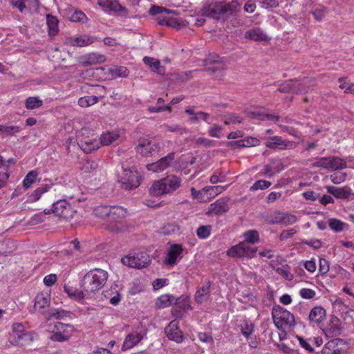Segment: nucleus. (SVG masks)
Returning <instances> with one entry per match:
<instances>
[{
  "instance_id": "obj_1",
  "label": "nucleus",
  "mask_w": 354,
  "mask_h": 354,
  "mask_svg": "<svg viewBox=\"0 0 354 354\" xmlns=\"http://www.w3.org/2000/svg\"><path fill=\"white\" fill-rule=\"evenodd\" d=\"M240 8L241 3L236 0L231 1L229 3L212 2L203 6L201 15L216 21H225L230 16L237 13Z\"/></svg>"
},
{
  "instance_id": "obj_2",
  "label": "nucleus",
  "mask_w": 354,
  "mask_h": 354,
  "mask_svg": "<svg viewBox=\"0 0 354 354\" xmlns=\"http://www.w3.org/2000/svg\"><path fill=\"white\" fill-rule=\"evenodd\" d=\"M108 279L107 272L96 268L88 272L81 283V288L86 293H93L98 291L105 285Z\"/></svg>"
},
{
  "instance_id": "obj_3",
  "label": "nucleus",
  "mask_w": 354,
  "mask_h": 354,
  "mask_svg": "<svg viewBox=\"0 0 354 354\" xmlns=\"http://www.w3.org/2000/svg\"><path fill=\"white\" fill-rule=\"evenodd\" d=\"M181 180L174 175H169L153 183L149 193L153 196L171 194L180 187Z\"/></svg>"
},
{
  "instance_id": "obj_4",
  "label": "nucleus",
  "mask_w": 354,
  "mask_h": 354,
  "mask_svg": "<svg viewBox=\"0 0 354 354\" xmlns=\"http://www.w3.org/2000/svg\"><path fill=\"white\" fill-rule=\"evenodd\" d=\"M122 174L120 175L119 183L125 189H132L138 187L141 181V176L139 174L136 167L133 166L129 169L122 167Z\"/></svg>"
},
{
  "instance_id": "obj_5",
  "label": "nucleus",
  "mask_w": 354,
  "mask_h": 354,
  "mask_svg": "<svg viewBox=\"0 0 354 354\" xmlns=\"http://www.w3.org/2000/svg\"><path fill=\"white\" fill-rule=\"evenodd\" d=\"M272 314L274 322L278 328L295 326V317L287 310L277 306L273 308Z\"/></svg>"
},
{
  "instance_id": "obj_6",
  "label": "nucleus",
  "mask_w": 354,
  "mask_h": 354,
  "mask_svg": "<svg viewBox=\"0 0 354 354\" xmlns=\"http://www.w3.org/2000/svg\"><path fill=\"white\" fill-rule=\"evenodd\" d=\"M257 251L255 247H250L246 242L241 241L232 246L227 251V255L232 258H253Z\"/></svg>"
},
{
  "instance_id": "obj_7",
  "label": "nucleus",
  "mask_w": 354,
  "mask_h": 354,
  "mask_svg": "<svg viewBox=\"0 0 354 354\" xmlns=\"http://www.w3.org/2000/svg\"><path fill=\"white\" fill-rule=\"evenodd\" d=\"M75 328L71 324H65L57 322L54 325V329L50 333L48 338L54 342H62L68 340Z\"/></svg>"
},
{
  "instance_id": "obj_8",
  "label": "nucleus",
  "mask_w": 354,
  "mask_h": 354,
  "mask_svg": "<svg viewBox=\"0 0 354 354\" xmlns=\"http://www.w3.org/2000/svg\"><path fill=\"white\" fill-rule=\"evenodd\" d=\"M124 265L131 268H142L146 267L150 261L149 255L145 252L131 253L122 259Z\"/></svg>"
},
{
  "instance_id": "obj_9",
  "label": "nucleus",
  "mask_w": 354,
  "mask_h": 354,
  "mask_svg": "<svg viewBox=\"0 0 354 354\" xmlns=\"http://www.w3.org/2000/svg\"><path fill=\"white\" fill-rule=\"evenodd\" d=\"M310 80L305 77L302 81L297 80H288L282 83L278 88V91L281 93L293 92L296 93H301L308 91L306 85L310 83Z\"/></svg>"
},
{
  "instance_id": "obj_10",
  "label": "nucleus",
  "mask_w": 354,
  "mask_h": 354,
  "mask_svg": "<svg viewBox=\"0 0 354 354\" xmlns=\"http://www.w3.org/2000/svg\"><path fill=\"white\" fill-rule=\"evenodd\" d=\"M125 215L126 210L123 207L117 205H111L107 220L111 223H115V225H109L106 227L107 229L112 232H119L121 230L120 223L125 217Z\"/></svg>"
},
{
  "instance_id": "obj_11",
  "label": "nucleus",
  "mask_w": 354,
  "mask_h": 354,
  "mask_svg": "<svg viewBox=\"0 0 354 354\" xmlns=\"http://www.w3.org/2000/svg\"><path fill=\"white\" fill-rule=\"evenodd\" d=\"M51 212L57 216L66 219L72 218L75 213L70 204L66 200H59L53 204V207L50 210H44V213L46 214H50Z\"/></svg>"
},
{
  "instance_id": "obj_12",
  "label": "nucleus",
  "mask_w": 354,
  "mask_h": 354,
  "mask_svg": "<svg viewBox=\"0 0 354 354\" xmlns=\"http://www.w3.org/2000/svg\"><path fill=\"white\" fill-rule=\"evenodd\" d=\"M159 149V142L154 138H142L136 147L137 153L145 157L152 156Z\"/></svg>"
},
{
  "instance_id": "obj_13",
  "label": "nucleus",
  "mask_w": 354,
  "mask_h": 354,
  "mask_svg": "<svg viewBox=\"0 0 354 354\" xmlns=\"http://www.w3.org/2000/svg\"><path fill=\"white\" fill-rule=\"evenodd\" d=\"M175 153L171 152L156 162L147 165V169L153 172H160L169 167L174 160Z\"/></svg>"
},
{
  "instance_id": "obj_14",
  "label": "nucleus",
  "mask_w": 354,
  "mask_h": 354,
  "mask_svg": "<svg viewBox=\"0 0 354 354\" xmlns=\"http://www.w3.org/2000/svg\"><path fill=\"white\" fill-rule=\"evenodd\" d=\"M265 145L270 149L278 148L279 149H290L295 147L293 142L283 140L281 137L277 136L269 138L266 142Z\"/></svg>"
},
{
  "instance_id": "obj_15",
  "label": "nucleus",
  "mask_w": 354,
  "mask_h": 354,
  "mask_svg": "<svg viewBox=\"0 0 354 354\" xmlns=\"http://www.w3.org/2000/svg\"><path fill=\"white\" fill-rule=\"evenodd\" d=\"M326 189L329 194L333 195L337 198L354 200V193L349 187L344 186L337 187L334 186H327Z\"/></svg>"
},
{
  "instance_id": "obj_16",
  "label": "nucleus",
  "mask_w": 354,
  "mask_h": 354,
  "mask_svg": "<svg viewBox=\"0 0 354 354\" xmlns=\"http://www.w3.org/2000/svg\"><path fill=\"white\" fill-rule=\"evenodd\" d=\"M228 200L225 198L218 199L214 203H212L208 209L209 215H221L227 212L229 209Z\"/></svg>"
},
{
  "instance_id": "obj_17",
  "label": "nucleus",
  "mask_w": 354,
  "mask_h": 354,
  "mask_svg": "<svg viewBox=\"0 0 354 354\" xmlns=\"http://www.w3.org/2000/svg\"><path fill=\"white\" fill-rule=\"evenodd\" d=\"M165 333L167 337L172 341L177 343H181L183 341V332L177 326L175 320L171 322L165 328Z\"/></svg>"
},
{
  "instance_id": "obj_18",
  "label": "nucleus",
  "mask_w": 354,
  "mask_h": 354,
  "mask_svg": "<svg viewBox=\"0 0 354 354\" xmlns=\"http://www.w3.org/2000/svg\"><path fill=\"white\" fill-rule=\"evenodd\" d=\"M144 337V335L141 331L133 330L129 333L122 346V350L125 351L127 349H130L133 348L134 346L137 345Z\"/></svg>"
},
{
  "instance_id": "obj_19",
  "label": "nucleus",
  "mask_w": 354,
  "mask_h": 354,
  "mask_svg": "<svg viewBox=\"0 0 354 354\" xmlns=\"http://www.w3.org/2000/svg\"><path fill=\"white\" fill-rule=\"evenodd\" d=\"M105 61V55L97 53H91L84 55L82 56L80 59V63L84 66L101 64Z\"/></svg>"
},
{
  "instance_id": "obj_20",
  "label": "nucleus",
  "mask_w": 354,
  "mask_h": 354,
  "mask_svg": "<svg viewBox=\"0 0 354 354\" xmlns=\"http://www.w3.org/2000/svg\"><path fill=\"white\" fill-rule=\"evenodd\" d=\"M183 252V248L181 245L173 244L169 250L166 259L164 263L166 265L173 266L176 263L177 257L180 256Z\"/></svg>"
},
{
  "instance_id": "obj_21",
  "label": "nucleus",
  "mask_w": 354,
  "mask_h": 354,
  "mask_svg": "<svg viewBox=\"0 0 354 354\" xmlns=\"http://www.w3.org/2000/svg\"><path fill=\"white\" fill-rule=\"evenodd\" d=\"M79 145L80 148L87 153L92 152L100 148V142L96 138L86 137L80 138L79 140Z\"/></svg>"
},
{
  "instance_id": "obj_22",
  "label": "nucleus",
  "mask_w": 354,
  "mask_h": 354,
  "mask_svg": "<svg viewBox=\"0 0 354 354\" xmlns=\"http://www.w3.org/2000/svg\"><path fill=\"white\" fill-rule=\"evenodd\" d=\"M346 342L339 338L333 339L328 342L322 348V354H342L339 344H344Z\"/></svg>"
},
{
  "instance_id": "obj_23",
  "label": "nucleus",
  "mask_w": 354,
  "mask_h": 354,
  "mask_svg": "<svg viewBox=\"0 0 354 354\" xmlns=\"http://www.w3.org/2000/svg\"><path fill=\"white\" fill-rule=\"evenodd\" d=\"M179 308L177 310L176 316L177 318H182L185 313L192 309L188 297L181 296L175 297L174 304Z\"/></svg>"
},
{
  "instance_id": "obj_24",
  "label": "nucleus",
  "mask_w": 354,
  "mask_h": 354,
  "mask_svg": "<svg viewBox=\"0 0 354 354\" xmlns=\"http://www.w3.org/2000/svg\"><path fill=\"white\" fill-rule=\"evenodd\" d=\"M210 281H207L205 284L199 288L195 294V301L198 304H202L207 301L210 293Z\"/></svg>"
},
{
  "instance_id": "obj_25",
  "label": "nucleus",
  "mask_w": 354,
  "mask_h": 354,
  "mask_svg": "<svg viewBox=\"0 0 354 354\" xmlns=\"http://www.w3.org/2000/svg\"><path fill=\"white\" fill-rule=\"evenodd\" d=\"M248 117L259 120H271L275 122H278L279 117L273 114H270L262 111H253L248 112Z\"/></svg>"
},
{
  "instance_id": "obj_26",
  "label": "nucleus",
  "mask_w": 354,
  "mask_h": 354,
  "mask_svg": "<svg viewBox=\"0 0 354 354\" xmlns=\"http://www.w3.org/2000/svg\"><path fill=\"white\" fill-rule=\"evenodd\" d=\"M143 62L149 66L153 72L160 75L165 74V68L161 66L160 62L158 59L153 57H145L143 58Z\"/></svg>"
},
{
  "instance_id": "obj_27",
  "label": "nucleus",
  "mask_w": 354,
  "mask_h": 354,
  "mask_svg": "<svg viewBox=\"0 0 354 354\" xmlns=\"http://www.w3.org/2000/svg\"><path fill=\"white\" fill-rule=\"evenodd\" d=\"M245 37L256 41H266L268 39L266 34L259 28L248 30L245 33Z\"/></svg>"
},
{
  "instance_id": "obj_28",
  "label": "nucleus",
  "mask_w": 354,
  "mask_h": 354,
  "mask_svg": "<svg viewBox=\"0 0 354 354\" xmlns=\"http://www.w3.org/2000/svg\"><path fill=\"white\" fill-rule=\"evenodd\" d=\"M38 0H12L10 3L14 8H17L19 12L30 9L31 7L37 5Z\"/></svg>"
},
{
  "instance_id": "obj_29",
  "label": "nucleus",
  "mask_w": 354,
  "mask_h": 354,
  "mask_svg": "<svg viewBox=\"0 0 354 354\" xmlns=\"http://www.w3.org/2000/svg\"><path fill=\"white\" fill-rule=\"evenodd\" d=\"M38 337V335L33 331H26L21 335H19L15 341L16 344L19 346H26Z\"/></svg>"
},
{
  "instance_id": "obj_30",
  "label": "nucleus",
  "mask_w": 354,
  "mask_h": 354,
  "mask_svg": "<svg viewBox=\"0 0 354 354\" xmlns=\"http://www.w3.org/2000/svg\"><path fill=\"white\" fill-rule=\"evenodd\" d=\"M327 169L338 170L346 167V162L343 159L336 156L328 157Z\"/></svg>"
},
{
  "instance_id": "obj_31",
  "label": "nucleus",
  "mask_w": 354,
  "mask_h": 354,
  "mask_svg": "<svg viewBox=\"0 0 354 354\" xmlns=\"http://www.w3.org/2000/svg\"><path fill=\"white\" fill-rule=\"evenodd\" d=\"M64 290L69 297L78 301L83 299L87 295H89L88 293H86L83 289L78 290L76 288L66 285L64 286Z\"/></svg>"
},
{
  "instance_id": "obj_32",
  "label": "nucleus",
  "mask_w": 354,
  "mask_h": 354,
  "mask_svg": "<svg viewBox=\"0 0 354 354\" xmlns=\"http://www.w3.org/2000/svg\"><path fill=\"white\" fill-rule=\"evenodd\" d=\"M174 300L175 297L171 295H162L156 299V306L158 308H167L174 304Z\"/></svg>"
},
{
  "instance_id": "obj_33",
  "label": "nucleus",
  "mask_w": 354,
  "mask_h": 354,
  "mask_svg": "<svg viewBox=\"0 0 354 354\" xmlns=\"http://www.w3.org/2000/svg\"><path fill=\"white\" fill-rule=\"evenodd\" d=\"M93 42L92 38L89 36L84 35L80 37L71 38L69 43L73 46L84 47L91 44Z\"/></svg>"
},
{
  "instance_id": "obj_34",
  "label": "nucleus",
  "mask_w": 354,
  "mask_h": 354,
  "mask_svg": "<svg viewBox=\"0 0 354 354\" xmlns=\"http://www.w3.org/2000/svg\"><path fill=\"white\" fill-rule=\"evenodd\" d=\"M98 5L115 12H121L125 10L116 0H98Z\"/></svg>"
},
{
  "instance_id": "obj_35",
  "label": "nucleus",
  "mask_w": 354,
  "mask_h": 354,
  "mask_svg": "<svg viewBox=\"0 0 354 354\" xmlns=\"http://www.w3.org/2000/svg\"><path fill=\"white\" fill-rule=\"evenodd\" d=\"M326 311L321 306H316L313 308L308 315V319L316 323L322 322L325 317Z\"/></svg>"
},
{
  "instance_id": "obj_36",
  "label": "nucleus",
  "mask_w": 354,
  "mask_h": 354,
  "mask_svg": "<svg viewBox=\"0 0 354 354\" xmlns=\"http://www.w3.org/2000/svg\"><path fill=\"white\" fill-rule=\"evenodd\" d=\"M119 138V134L115 131H106L102 133L100 136V144L104 145H110L117 140Z\"/></svg>"
},
{
  "instance_id": "obj_37",
  "label": "nucleus",
  "mask_w": 354,
  "mask_h": 354,
  "mask_svg": "<svg viewBox=\"0 0 354 354\" xmlns=\"http://www.w3.org/2000/svg\"><path fill=\"white\" fill-rule=\"evenodd\" d=\"M50 304L49 297L44 293L38 294L35 297V308L36 310H41Z\"/></svg>"
},
{
  "instance_id": "obj_38",
  "label": "nucleus",
  "mask_w": 354,
  "mask_h": 354,
  "mask_svg": "<svg viewBox=\"0 0 354 354\" xmlns=\"http://www.w3.org/2000/svg\"><path fill=\"white\" fill-rule=\"evenodd\" d=\"M243 237L245 238L244 242H246L248 245L255 244L259 241V234L257 230H250L245 231L243 234Z\"/></svg>"
},
{
  "instance_id": "obj_39",
  "label": "nucleus",
  "mask_w": 354,
  "mask_h": 354,
  "mask_svg": "<svg viewBox=\"0 0 354 354\" xmlns=\"http://www.w3.org/2000/svg\"><path fill=\"white\" fill-rule=\"evenodd\" d=\"M46 24L48 26L49 35H56L58 31V19H57V17L50 15H47Z\"/></svg>"
},
{
  "instance_id": "obj_40",
  "label": "nucleus",
  "mask_w": 354,
  "mask_h": 354,
  "mask_svg": "<svg viewBox=\"0 0 354 354\" xmlns=\"http://www.w3.org/2000/svg\"><path fill=\"white\" fill-rule=\"evenodd\" d=\"M71 313L62 309H51L48 314V319H62L64 317L69 316Z\"/></svg>"
},
{
  "instance_id": "obj_41",
  "label": "nucleus",
  "mask_w": 354,
  "mask_h": 354,
  "mask_svg": "<svg viewBox=\"0 0 354 354\" xmlns=\"http://www.w3.org/2000/svg\"><path fill=\"white\" fill-rule=\"evenodd\" d=\"M98 98L94 95H88L80 97L78 100V104L82 107H88L96 104Z\"/></svg>"
},
{
  "instance_id": "obj_42",
  "label": "nucleus",
  "mask_w": 354,
  "mask_h": 354,
  "mask_svg": "<svg viewBox=\"0 0 354 354\" xmlns=\"http://www.w3.org/2000/svg\"><path fill=\"white\" fill-rule=\"evenodd\" d=\"M43 102L37 97H29L26 100L25 105L28 109H35L41 106Z\"/></svg>"
},
{
  "instance_id": "obj_43",
  "label": "nucleus",
  "mask_w": 354,
  "mask_h": 354,
  "mask_svg": "<svg viewBox=\"0 0 354 354\" xmlns=\"http://www.w3.org/2000/svg\"><path fill=\"white\" fill-rule=\"evenodd\" d=\"M111 205H100L95 208L94 214L95 216L108 219Z\"/></svg>"
},
{
  "instance_id": "obj_44",
  "label": "nucleus",
  "mask_w": 354,
  "mask_h": 354,
  "mask_svg": "<svg viewBox=\"0 0 354 354\" xmlns=\"http://www.w3.org/2000/svg\"><path fill=\"white\" fill-rule=\"evenodd\" d=\"M97 162L91 159H87L83 163L81 169L85 173H91L97 169Z\"/></svg>"
},
{
  "instance_id": "obj_45",
  "label": "nucleus",
  "mask_w": 354,
  "mask_h": 354,
  "mask_svg": "<svg viewBox=\"0 0 354 354\" xmlns=\"http://www.w3.org/2000/svg\"><path fill=\"white\" fill-rule=\"evenodd\" d=\"M243 121V118L235 113H228L224 116L223 122L225 124H240Z\"/></svg>"
},
{
  "instance_id": "obj_46",
  "label": "nucleus",
  "mask_w": 354,
  "mask_h": 354,
  "mask_svg": "<svg viewBox=\"0 0 354 354\" xmlns=\"http://www.w3.org/2000/svg\"><path fill=\"white\" fill-rule=\"evenodd\" d=\"M329 227L336 232H342L346 223L337 218H330L328 221Z\"/></svg>"
},
{
  "instance_id": "obj_47",
  "label": "nucleus",
  "mask_w": 354,
  "mask_h": 354,
  "mask_svg": "<svg viewBox=\"0 0 354 354\" xmlns=\"http://www.w3.org/2000/svg\"><path fill=\"white\" fill-rule=\"evenodd\" d=\"M225 190V187L219 185L216 186H207L203 188V192L208 194L210 197H214L215 196L221 194Z\"/></svg>"
},
{
  "instance_id": "obj_48",
  "label": "nucleus",
  "mask_w": 354,
  "mask_h": 354,
  "mask_svg": "<svg viewBox=\"0 0 354 354\" xmlns=\"http://www.w3.org/2000/svg\"><path fill=\"white\" fill-rule=\"evenodd\" d=\"M209 119V114L203 111H199L195 113L194 116H191L189 119V121L191 123H198L200 120H203L205 122H208Z\"/></svg>"
},
{
  "instance_id": "obj_49",
  "label": "nucleus",
  "mask_w": 354,
  "mask_h": 354,
  "mask_svg": "<svg viewBox=\"0 0 354 354\" xmlns=\"http://www.w3.org/2000/svg\"><path fill=\"white\" fill-rule=\"evenodd\" d=\"M38 174L35 171H30L25 177L23 181V186L25 189H28L30 185L36 180Z\"/></svg>"
},
{
  "instance_id": "obj_50",
  "label": "nucleus",
  "mask_w": 354,
  "mask_h": 354,
  "mask_svg": "<svg viewBox=\"0 0 354 354\" xmlns=\"http://www.w3.org/2000/svg\"><path fill=\"white\" fill-rule=\"evenodd\" d=\"M211 231V225H201L196 230V234L200 239H205L209 236Z\"/></svg>"
},
{
  "instance_id": "obj_51",
  "label": "nucleus",
  "mask_w": 354,
  "mask_h": 354,
  "mask_svg": "<svg viewBox=\"0 0 354 354\" xmlns=\"http://www.w3.org/2000/svg\"><path fill=\"white\" fill-rule=\"evenodd\" d=\"M254 326L252 323H245L241 325V333L247 339H250V336L254 333Z\"/></svg>"
},
{
  "instance_id": "obj_52",
  "label": "nucleus",
  "mask_w": 354,
  "mask_h": 354,
  "mask_svg": "<svg viewBox=\"0 0 354 354\" xmlns=\"http://www.w3.org/2000/svg\"><path fill=\"white\" fill-rule=\"evenodd\" d=\"M326 13L327 8L323 6H319L313 11H312V14L317 21L322 20L325 17Z\"/></svg>"
},
{
  "instance_id": "obj_53",
  "label": "nucleus",
  "mask_w": 354,
  "mask_h": 354,
  "mask_svg": "<svg viewBox=\"0 0 354 354\" xmlns=\"http://www.w3.org/2000/svg\"><path fill=\"white\" fill-rule=\"evenodd\" d=\"M283 212L276 211L269 217L268 222L270 224H281L282 223Z\"/></svg>"
},
{
  "instance_id": "obj_54",
  "label": "nucleus",
  "mask_w": 354,
  "mask_h": 354,
  "mask_svg": "<svg viewBox=\"0 0 354 354\" xmlns=\"http://www.w3.org/2000/svg\"><path fill=\"white\" fill-rule=\"evenodd\" d=\"M271 185V183L270 181H267L265 180H257L253 185L250 187L251 191H255L258 189H265L268 188Z\"/></svg>"
},
{
  "instance_id": "obj_55",
  "label": "nucleus",
  "mask_w": 354,
  "mask_h": 354,
  "mask_svg": "<svg viewBox=\"0 0 354 354\" xmlns=\"http://www.w3.org/2000/svg\"><path fill=\"white\" fill-rule=\"evenodd\" d=\"M12 333L15 337V340L19 337V335H21L26 330H25L24 326L21 323H15L12 324Z\"/></svg>"
},
{
  "instance_id": "obj_56",
  "label": "nucleus",
  "mask_w": 354,
  "mask_h": 354,
  "mask_svg": "<svg viewBox=\"0 0 354 354\" xmlns=\"http://www.w3.org/2000/svg\"><path fill=\"white\" fill-rule=\"evenodd\" d=\"M49 188H50V187L48 185H43L41 187L36 189L32 195V196L33 198L32 200L34 201H38L40 198L41 194L48 192Z\"/></svg>"
},
{
  "instance_id": "obj_57",
  "label": "nucleus",
  "mask_w": 354,
  "mask_h": 354,
  "mask_svg": "<svg viewBox=\"0 0 354 354\" xmlns=\"http://www.w3.org/2000/svg\"><path fill=\"white\" fill-rule=\"evenodd\" d=\"M297 221V218L296 216L287 212H283L281 225H292L295 223Z\"/></svg>"
},
{
  "instance_id": "obj_58",
  "label": "nucleus",
  "mask_w": 354,
  "mask_h": 354,
  "mask_svg": "<svg viewBox=\"0 0 354 354\" xmlns=\"http://www.w3.org/2000/svg\"><path fill=\"white\" fill-rule=\"evenodd\" d=\"M326 335L329 337H336L341 334V328L338 324H333L326 329Z\"/></svg>"
},
{
  "instance_id": "obj_59",
  "label": "nucleus",
  "mask_w": 354,
  "mask_h": 354,
  "mask_svg": "<svg viewBox=\"0 0 354 354\" xmlns=\"http://www.w3.org/2000/svg\"><path fill=\"white\" fill-rule=\"evenodd\" d=\"M71 20L74 22H85L87 20L86 15L82 11H75L71 16Z\"/></svg>"
},
{
  "instance_id": "obj_60",
  "label": "nucleus",
  "mask_w": 354,
  "mask_h": 354,
  "mask_svg": "<svg viewBox=\"0 0 354 354\" xmlns=\"http://www.w3.org/2000/svg\"><path fill=\"white\" fill-rule=\"evenodd\" d=\"M277 272L286 280L291 281L293 279V275L289 271L288 266H282L281 268H278L277 269Z\"/></svg>"
},
{
  "instance_id": "obj_61",
  "label": "nucleus",
  "mask_w": 354,
  "mask_h": 354,
  "mask_svg": "<svg viewBox=\"0 0 354 354\" xmlns=\"http://www.w3.org/2000/svg\"><path fill=\"white\" fill-rule=\"evenodd\" d=\"M20 131L21 128L18 126H5L3 136H12L15 133H19Z\"/></svg>"
},
{
  "instance_id": "obj_62",
  "label": "nucleus",
  "mask_w": 354,
  "mask_h": 354,
  "mask_svg": "<svg viewBox=\"0 0 354 354\" xmlns=\"http://www.w3.org/2000/svg\"><path fill=\"white\" fill-rule=\"evenodd\" d=\"M315 291L310 288H302L299 291V295L306 299H310L315 297Z\"/></svg>"
},
{
  "instance_id": "obj_63",
  "label": "nucleus",
  "mask_w": 354,
  "mask_h": 354,
  "mask_svg": "<svg viewBox=\"0 0 354 354\" xmlns=\"http://www.w3.org/2000/svg\"><path fill=\"white\" fill-rule=\"evenodd\" d=\"M222 127L216 124L209 127L208 133L211 137L219 138L221 137L219 133L221 131Z\"/></svg>"
},
{
  "instance_id": "obj_64",
  "label": "nucleus",
  "mask_w": 354,
  "mask_h": 354,
  "mask_svg": "<svg viewBox=\"0 0 354 354\" xmlns=\"http://www.w3.org/2000/svg\"><path fill=\"white\" fill-rule=\"evenodd\" d=\"M244 143L243 147H250L257 146L260 144V140L258 138L254 137H248L242 140Z\"/></svg>"
}]
</instances>
